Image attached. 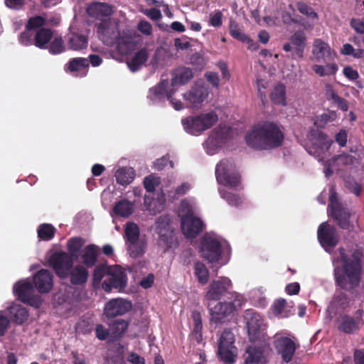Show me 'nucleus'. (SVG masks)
Masks as SVG:
<instances>
[{"label": "nucleus", "instance_id": "1", "mask_svg": "<svg viewBox=\"0 0 364 364\" xmlns=\"http://www.w3.org/2000/svg\"><path fill=\"white\" fill-rule=\"evenodd\" d=\"M363 252L360 248H355L348 254L343 247L338 248V257L336 262L339 264L334 268L335 283L342 290L353 292L360 284L363 275Z\"/></svg>", "mask_w": 364, "mask_h": 364}, {"label": "nucleus", "instance_id": "2", "mask_svg": "<svg viewBox=\"0 0 364 364\" xmlns=\"http://www.w3.org/2000/svg\"><path fill=\"white\" fill-rule=\"evenodd\" d=\"M245 141L254 149L272 150L283 144L284 134L278 124L266 120L255 124L247 133Z\"/></svg>", "mask_w": 364, "mask_h": 364}, {"label": "nucleus", "instance_id": "3", "mask_svg": "<svg viewBox=\"0 0 364 364\" xmlns=\"http://www.w3.org/2000/svg\"><path fill=\"white\" fill-rule=\"evenodd\" d=\"M228 301H219L213 306L208 303V309L210 314V322L216 324L223 323L227 318L244 304L242 295L238 293L228 296Z\"/></svg>", "mask_w": 364, "mask_h": 364}, {"label": "nucleus", "instance_id": "4", "mask_svg": "<svg viewBox=\"0 0 364 364\" xmlns=\"http://www.w3.org/2000/svg\"><path fill=\"white\" fill-rule=\"evenodd\" d=\"M218 121V116L214 112L189 116L182 119L181 124L186 132L192 135H200L210 129Z\"/></svg>", "mask_w": 364, "mask_h": 364}, {"label": "nucleus", "instance_id": "5", "mask_svg": "<svg viewBox=\"0 0 364 364\" xmlns=\"http://www.w3.org/2000/svg\"><path fill=\"white\" fill-rule=\"evenodd\" d=\"M215 176L220 184L236 188L240 183V177L235 171V164L230 159H224L216 166Z\"/></svg>", "mask_w": 364, "mask_h": 364}, {"label": "nucleus", "instance_id": "6", "mask_svg": "<svg viewBox=\"0 0 364 364\" xmlns=\"http://www.w3.org/2000/svg\"><path fill=\"white\" fill-rule=\"evenodd\" d=\"M364 310L359 309L353 316L343 314L336 319L338 330L346 334H354L364 326Z\"/></svg>", "mask_w": 364, "mask_h": 364}, {"label": "nucleus", "instance_id": "7", "mask_svg": "<svg viewBox=\"0 0 364 364\" xmlns=\"http://www.w3.org/2000/svg\"><path fill=\"white\" fill-rule=\"evenodd\" d=\"M14 293L23 303L38 309L43 303L41 296L35 294L33 284L28 280L17 282L14 286Z\"/></svg>", "mask_w": 364, "mask_h": 364}, {"label": "nucleus", "instance_id": "8", "mask_svg": "<svg viewBox=\"0 0 364 364\" xmlns=\"http://www.w3.org/2000/svg\"><path fill=\"white\" fill-rule=\"evenodd\" d=\"M50 266L55 274L61 279L68 278L70 270L72 269L74 259L68 252L60 251L54 252L48 260Z\"/></svg>", "mask_w": 364, "mask_h": 364}, {"label": "nucleus", "instance_id": "9", "mask_svg": "<svg viewBox=\"0 0 364 364\" xmlns=\"http://www.w3.org/2000/svg\"><path fill=\"white\" fill-rule=\"evenodd\" d=\"M107 279L102 283V289L110 293L112 289L123 292L127 287V274L122 267L113 266Z\"/></svg>", "mask_w": 364, "mask_h": 364}, {"label": "nucleus", "instance_id": "10", "mask_svg": "<svg viewBox=\"0 0 364 364\" xmlns=\"http://www.w3.org/2000/svg\"><path fill=\"white\" fill-rule=\"evenodd\" d=\"M234 343V334L229 330H224L218 341V354L225 363H233L235 361L237 349Z\"/></svg>", "mask_w": 364, "mask_h": 364}, {"label": "nucleus", "instance_id": "11", "mask_svg": "<svg viewBox=\"0 0 364 364\" xmlns=\"http://www.w3.org/2000/svg\"><path fill=\"white\" fill-rule=\"evenodd\" d=\"M309 139L311 141L312 146L309 152L314 154L318 161L323 160V155L328 151L332 141L327 134L319 129H311L309 132Z\"/></svg>", "mask_w": 364, "mask_h": 364}, {"label": "nucleus", "instance_id": "12", "mask_svg": "<svg viewBox=\"0 0 364 364\" xmlns=\"http://www.w3.org/2000/svg\"><path fill=\"white\" fill-rule=\"evenodd\" d=\"M232 287L231 280L225 277H220L218 279L213 280L208 287L205 298L208 301H219L223 296H231L232 294L230 289Z\"/></svg>", "mask_w": 364, "mask_h": 364}, {"label": "nucleus", "instance_id": "13", "mask_svg": "<svg viewBox=\"0 0 364 364\" xmlns=\"http://www.w3.org/2000/svg\"><path fill=\"white\" fill-rule=\"evenodd\" d=\"M318 240L326 252H331L339 242L336 228L327 222L322 223L318 228Z\"/></svg>", "mask_w": 364, "mask_h": 364}, {"label": "nucleus", "instance_id": "14", "mask_svg": "<svg viewBox=\"0 0 364 364\" xmlns=\"http://www.w3.org/2000/svg\"><path fill=\"white\" fill-rule=\"evenodd\" d=\"M200 254L210 263L218 262L222 257L220 242L211 237H205L200 242Z\"/></svg>", "mask_w": 364, "mask_h": 364}, {"label": "nucleus", "instance_id": "15", "mask_svg": "<svg viewBox=\"0 0 364 364\" xmlns=\"http://www.w3.org/2000/svg\"><path fill=\"white\" fill-rule=\"evenodd\" d=\"M209 94L208 87L202 81L196 82L191 88L183 95V99L193 108L198 107Z\"/></svg>", "mask_w": 364, "mask_h": 364}, {"label": "nucleus", "instance_id": "16", "mask_svg": "<svg viewBox=\"0 0 364 364\" xmlns=\"http://www.w3.org/2000/svg\"><path fill=\"white\" fill-rule=\"evenodd\" d=\"M181 226L183 234L187 238H196L203 230V222L193 213H188L181 219Z\"/></svg>", "mask_w": 364, "mask_h": 364}, {"label": "nucleus", "instance_id": "17", "mask_svg": "<svg viewBox=\"0 0 364 364\" xmlns=\"http://www.w3.org/2000/svg\"><path fill=\"white\" fill-rule=\"evenodd\" d=\"M273 344L277 353L281 355L283 362L288 363L292 360L296 349V343L292 339L281 336L276 338Z\"/></svg>", "mask_w": 364, "mask_h": 364}, {"label": "nucleus", "instance_id": "18", "mask_svg": "<svg viewBox=\"0 0 364 364\" xmlns=\"http://www.w3.org/2000/svg\"><path fill=\"white\" fill-rule=\"evenodd\" d=\"M289 43H285L283 45V50L285 52H289L294 47L292 53L293 58H301L304 55V49L306 44V37L303 31H295L289 38Z\"/></svg>", "mask_w": 364, "mask_h": 364}, {"label": "nucleus", "instance_id": "19", "mask_svg": "<svg viewBox=\"0 0 364 364\" xmlns=\"http://www.w3.org/2000/svg\"><path fill=\"white\" fill-rule=\"evenodd\" d=\"M329 215L334 220L337 225L342 230H347L349 232L354 230V225L350 221L351 213L346 206L334 207L333 210H329Z\"/></svg>", "mask_w": 364, "mask_h": 364}, {"label": "nucleus", "instance_id": "20", "mask_svg": "<svg viewBox=\"0 0 364 364\" xmlns=\"http://www.w3.org/2000/svg\"><path fill=\"white\" fill-rule=\"evenodd\" d=\"M33 284L39 293L47 294L53 288V275L48 269H41L34 274Z\"/></svg>", "mask_w": 364, "mask_h": 364}, {"label": "nucleus", "instance_id": "21", "mask_svg": "<svg viewBox=\"0 0 364 364\" xmlns=\"http://www.w3.org/2000/svg\"><path fill=\"white\" fill-rule=\"evenodd\" d=\"M132 308V303L124 299H113L105 304L104 312L107 318H114L128 312Z\"/></svg>", "mask_w": 364, "mask_h": 364}, {"label": "nucleus", "instance_id": "22", "mask_svg": "<svg viewBox=\"0 0 364 364\" xmlns=\"http://www.w3.org/2000/svg\"><path fill=\"white\" fill-rule=\"evenodd\" d=\"M244 319L246 321L250 340L257 339L259 336L262 324L261 316L253 309H247L245 312Z\"/></svg>", "mask_w": 364, "mask_h": 364}, {"label": "nucleus", "instance_id": "23", "mask_svg": "<svg viewBox=\"0 0 364 364\" xmlns=\"http://www.w3.org/2000/svg\"><path fill=\"white\" fill-rule=\"evenodd\" d=\"M86 12L92 18L103 20L113 14L114 7L107 3L94 1L87 6Z\"/></svg>", "mask_w": 364, "mask_h": 364}, {"label": "nucleus", "instance_id": "24", "mask_svg": "<svg viewBox=\"0 0 364 364\" xmlns=\"http://www.w3.org/2000/svg\"><path fill=\"white\" fill-rule=\"evenodd\" d=\"M244 356L245 364H266L268 362L262 346H248Z\"/></svg>", "mask_w": 364, "mask_h": 364}, {"label": "nucleus", "instance_id": "25", "mask_svg": "<svg viewBox=\"0 0 364 364\" xmlns=\"http://www.w3.org/2000/svg\"><path fill=\"white\" fill-rule=\"evenodd\" d=\"M129 326V321L117 318L109 323L110 341L114 342L124 336Z\"/></svg>", "mask_w": 364, "mask_h": 364}, {"label": "nucleus", "instance_id": "26", "mask_svg": "<svg viewBox=\"0 0 364 364\" xmlns=\"http://www.w3.org/2000/svg\"><path fill=\"white\" fill-rule=\"evenodd\" d=\"M193 77L192 70L186 67H181L176 69L171 80L172 87L186 84Z\"/></svg>", "mask_w": 364, "mask_h": 364}, {"label": "nucleus", "instance_id": "27", "mask_svg": "<svg viewBox=\"0 0 364 364\" xmlns=\"http://www.w3.org/2000/svg\"><path fill=\"white\" fill-rule=\"evenodd\" d=\"M88 276L87 269L82 265L77 264L70 270L68 277L72 284L82 286L87 282Z\"/></svg>", "mask_w": 364, "mask_h": 364}, {"label": "nucleus", "instance_id": "28", "mask_svg": "<svg viewBox=\"0 0 364 364\" xmlns=\"http://www.w3.org/2000/svg\"><path fill=\"white\" fill-rule=\"evenodd\" d=\"M312 53L316 60L320 62L321 60L331 58V49L328 44L321 39H316L313 44Z\"/></svg>", "mask_w": 364, "mask_h": 364}, {"label": "nucleus", "instance_id": "29", "mask_svg": "<svg viewBox=\"0 0 364 364\" xmlns=\"http://www.w3.org/2000/svg\"><path fill=\"white\" fill-rule=\"evenodd\" d=\"M168 85V80H160L158 84L149 89L148 98L153 103L164 101L166 98V89Z\"/></svg>", "mask_w": 364, "mask_h": 364}, {"label": "nucleus", "instance_id": "30", "mask_svg": "<svg viewBox=\"0 0 364 364\" xmlns=\"http://www.w3.org/2000/svg\"><path fill=\"white\" fill-rule=\"evenodd\" d=\"M53 36V31L50 28H41L38 29L34 34L33 45L41 49L48 48V44Z\"/></svg>", "mask_w": 364, "mask_h": 364}, {"label": "nucleus", "instance_id": "31", "mask_svg": "<svg viewBox=\"0 0 364 364\" xmlns=\"http://www.w3.org/2000/svg\"><path fill=\"white\" fill-rule=\"evenodd\" d=\"M291 309L292 306H289L287 301L282 298L276 299L271 306L273 314L282 318H287L293 315L294 313Z\"/></svg>", "mask_w": 364, "mask_h": 364}, {"label": "nucleus", "instance_id": "32", "mask_svg": "<svg viewBox=\"0 0 364 364\" xmlns=\"http://www.w3.org/2000/svg\"><path fill=\"white\" fill-rule=\"evenodd\" d=\"M135 177V171L131 167H120L115 172L117 182L124 186L130 184Z\"/></svg>", "mask_w": 364, "mask_h": 364}, {"label": "nucleus", "instance_id": "33", "mask_svg": "<svg viewBox=\"0 0 364 364\" xmlns=\"http://www.w3.org/2000/svg\"><path fill=\"white\" fill-rule=\"evenodd\" d=\"M287 91L286 87L284 84L277 83L273 88L270 93L269 97L271 101L276 105L286 106L287 105Z\"/></svg>", "mask_w": 364, "mask_h": 364}, {"label": "nucleus", "instance_id": "34", "mask_svg": "<svg viewBox=\"0 0 364 364\" xmlns=\"http://www.w3.org/2000/svg\"><path fill=\"white\" fill-rule=\"evenodd\" d=\"M149 55L146 48H141L136 52L132 59L127 63L129 69L132 72L139 70L146 62Z\"/></svg>", "mask_w": 364, "mask_h": 364}, {"label": "nucleus", "instance_id": "35", "mask_svg": "<svg viewBox=\"0 0 364 364\" xmlns=\"http://www.w3.org/2000/svg\"><path fill=\"white\" fill-rule=\"evenodd\" d=\"M12 321L17 324H23L28 318L27 309L20 304H14L9 309Z\"/></svg>", "mask_w": 364, "mask_h": 364}, {"label": "nucleus", "instance_id": "36", "mask_svg": "<svg viewBox=\"0 0 364 364\" xmlns=\"http://www.w3.org/2000/svg\"><path fill=\"white\" fill-rule=\"evenodd\" d=\"M88 44L87 38L82 34L70 33L68 36V46L69 49L80 50L87 48Z\"/></svg>", "mask_w": 364, "mask_h": 364}, {"label": "nucleus", "instance_id": "37", "mask_svg": "<svg viewBox=\"0 0 364 364\" xmlns=\"http://www.w3.org/2000/svg\"><path fill=\"white\" fill-rule=\"evenodd\" d=\"M326 97L328 100L331 101L341 110L346 112L348 109V102L347 100L338 96L330 85L326 86Z\"/></svg>", "mask_w": 364, "mask_h": 364}, {"label": "nucleus", "instance_id": "38", "mask_svg": "<svg viewBox=\"0 0 364 364\" xmlns=\"http://www.w3.org/2000/svg\"><path fill=\"white\" fill-rule=\"evenodd\" d=\"M133 210L134 204L125 199L116 203L113 208L115 215L123 218L129 217L133 213Z\"/></svg>", "mask_w": 364, "mask_h": 364}, {"label": "nucleus", "instance_id": "39", "mask_svg": "<svg viewBox=\"0 0 364 364\" xmlns=\"http://www.w3.org/2000/svg\"><path fill=\"white\" fill-rule=\"evenodd\" d=\"M97 247L96 245H87L82 255L83 264L88 267L94 266L97 260Z\"/></svg>", "mask_w": 364, "mask_h": 364}, {"label": "nucleus", "instance_id": "40", "mask_svg": "<svg viewBox=\"0 0 364 364\" xmlns=\"http://www.w3.org/2000/svg\"><path fill=\"white\" fill-rule=\"evenodd\" d=\"M89 68L88 59L85 58H71L65 65V70L70 73L78 72Z\"/></svg>", "mask_w": 364, "mask_h": 364}, {"label": "nucleus", "instance_id": "41", "mask_svg": "<svg viewBox=\"0 0 364 364\" xmlns=\"http://www.w3.org/2000/svg\"><path fill=\"white\" fill-rule=\"evenodd\" d=\"M194 274L202 285L208 284L209 281V271L201 262L197 261L194 264Z\"/></svg>", "mask_w": 364, "mask_h": 364}, {"label": "nucleus", "instance_id": "42", "mask_svg": "<svg viewBox=\"0 0 364 364\" xmlns=\"http://www.w3.org/2000/svg\"><path fill=\"white\" fill-rule=\"evenodd\" d=\"M139 228L134 223H128L124 230V239L126 243L134 242L139 240Z\"/></svg>", "mask_w": 364, "mask_h": 364}, {"label": "nucleus", "instance_id": "43", "mask_svg": "<svg viewBox=\"0 0 364 364\" xmlns=\"http://www.w3.org/2000/svg\"><path fill=\"white\" fill-rule=\"evenodd\" d=\"M127 245L129 254L133 258L139 257L145 252L146 243L144 240H139Z\"/></svg>", "mask_w": 364, "mask_h": 364}, {"label": "nucleus", "instance_id": "44", "mask_svg": "<svg viewBox=\"0 0 364 364\" xmlns=\"http://www.w3.org/2000/svg\"><path fill=\"white\" fill-rule=\"evenodd\" d=\"M37 232L41 240L48 241L54 237L55 228L51 224L43 223L38 226Z\"/></svg>", "mask_w": 364, "mask_h": 364}, {"label": "nucleus", "instance_id": "45", "mask_svg": "<svg viewBox=\"0 0 364 364\" xmlns=\"http://www.w3.org/2000/svg\"><path fill=\"white\" fill-rule=\"evenodd\" d=\"M219 193L221 197L231 206L237 207L242 203V198L239 194L230 193L224 188L219 189Z\"/></svg>", "mask_w": 364, "mask_h": 364}, {"label": "nucleus", "instance_id": "46", "mask_svg": "<svg viewBox=\"0 0 364 364\" xmlns=\"http://www.w3.org/2000/svg\"><path fill=\"white\" fill-rule=\"evenodd\" d=\"M84 240L81 237H72L69 239L67 244L69 255L74 258L77 257V254L83 247Z\"/></svg>", "mask_w": 364, "mask_h": 364}, {"label": "nucleus", "instance_id": "47", "mask_svg": "<svg viewBox=\"0 0 364 364\" xmlns=\"http://www.w3.org/2000/svg\"><path fill=\"white\" fill-rule=\"evenodd\" d=\"M113 266L100 264L95 267L93 272V283L100 284L105 277H108Z\"/></svg>", "mask_w": 364, "mask_h": 364}, {"label": "nucleus", "instance_id": "48", "mask_svg": "<svg viewBox=\"0 0 364 364\" xmlns=\"http://www.w3.org/2000/svg\"><path fill=\"white\" fill-rule=\"evenodd\" d=\"M312 68L321 77L333 75L338 70V66L335 63L328 64L326 66L314 65Z\"/></svg>", "mask_w": 364, "mask_h": 364}, {"label": "nucleus", "instance_id": "49", "mask_svg": "<svg viewBox=\"0 0 364 364\" xmlns=\"http://www.w3.org/2000/svg\"><path fill=\"white\" fill-rule=\"evenodd\" d=\"M48 51L53 55L60 54L65 51L64 41L61 37H56L48 45Z\"/></svg>", "mask_w": 364, "mask_h": 364}, {"label": "nucleus", "instance_id": "50", "mask_svg": "<svg viewBox=\"0 0 364 364\" xmlns=\"http://www.w3.org/2000/svg\"><path fill=\"white\" fill-rule=\"evenodd\" d=\"M355 161L356 158L355 156L346 153L336 156L332 159L333 164L337 166H350L353 165Z\"/></svg>", "mask_w": 364, "mask_h": 364}, {"label": "nucleus", "instance_id": "51", "mask_svg": "<svg viewBox=\"0 0 364 364\" xmlns=\"http://www.w3.org/2000/svg\"><path fill=\"white\" fill-rule=\"evenodd\" d=\"M297 10L302 14L308 16L310 18L317 20L318 18V14L314 10L312 7L309 6L304 1H298L296 3Z\"/></svg>", "mask_w": 364, "mask_h": 364}, {"label": "nucleus", "instance_id": "52", "mask_svg": "<svg viewBox=\"0 0 364 364\" xmlns=\"http://www.w3.org/2000/svg\"><path fill=\"white\" fill-rule=\"evenodd\" d=\"M230 33L231 36L242 43L252 45L253 41L250 39L246 34L242 33L236 24L230 25Z\"/></svg>", "mask_w": 364, "mask_h": 364}, {"label": "nucleus", "instance_id": "53", "mask_svg": "<svg viewBox=\"0 0 364 364\" xmlns=\"http://www.w3.org/2000/svg\"><path fill=\"white\" fill-rule=\"evenodd\" d=\"M345 186L350 193H354L356 196H360L362 186L354 178L348 176L345 179Z\"/></svg>", "mask_w": 364, "mask_h": 364}, {"label": "nucleus", "instance_id": "54", "mask_svg": "<svg viewBox=\"0 0 364 364\" xmlns=\"http://www.w3.org/2000/svg\"><path fill=\"white\" fill-rule=\"evenodd\" d=\"M192 318L193 320V333L196 336L197 338L201 339L203 329L201 315L199 312L195 311L193 313Z\"/></svg>", "mask_w": 364, "mask_h": 364}, {"label": "nucleus", "instance_id": "55", "mask_svg": "<svg viewBox=\"0 0 364 364\" xmlns=\"http://www.w3.org/2000/svg\"><path fill=\"white\" fill-rule=\"evenodd\" d=\"M45 18L41 16H36L28 19L26 28L36 32L41 28L45 23Z\"/></svg>", "mask_w": 364, "mask_h": 364}, {"label": "nucleus", "instance_id": "56", "mask_svg": "<svg viewBox=\"0 0 364 364\" xmlns=\"http://www.w3.org/2000/svg\"><path fill=\"white\" fill-rule=\"evenodd\" d=\"M160 184V178L152 175L146 176L144 179V186L147 192L154 193L157 186Z\"/></svg>", "mask_w": 364, "mask_h": 364}, {"label": "nucleus", "instance_id": "57", "mask_svg": "<svg viewBox=\"0 0 364 364\" xmlns=\"http://www.w3.org/2000/svg\"><path fill=\"white\" fill-rule=\"evenodd\" d=\"M132 47V42L127 38H120L118 40L117 48L122 54H128Z\"/></svg>", "mask_w": 364, "mask_h": 364}, {"label": "nucleus", "instance_id": "58", "mask_svg": "<svg viewBox=\"0 0 364 364\" xmlns=\"http://www.w3.org/2000/svg\"><path fill=\"white\" fill-rule=\"evenodd\" d=\"M35 32L26 28V31L22 32L19 37V41L23 46L33 44V37Z\"/></svg>", "mask_w": 364, "mask_h": 364}, {"label": "nucleus", "instance_id": "59", "mask_svg": "<svg viewBox=\"0 0 364 364\" xmlns=\"http://www.w3.org/2000/svg\"><path fill=\"white\" fill-rule=\"evenodd\" d=\"M96 337L100 341H105L109 337L110 338L109 328H106L102 324H97L95 327Z\"/></svg>", "mask_w": 364, "mask_h": 364}, {"label": "nucleus", "instance_id": "60", "mask_svg": "<svg viewBox=\"0 0 364 364\" xmlns=\"http://www.w3.org/2000/svg\"><path fill=\"white\" fill-rule=\"evenodd\" d=\"M343 75L350 80H355L359 77V74L356 70L348 65L343 68Z\"/></svg>", "mask_w": 364, "mask_h": 364}, {"label": "nucleus", "instance_id": "61", "mask_svg": "<svg viewBox=\"0 0 364 364\" xmlns=\"http://www.w3.org/2000/svg\"><path fill=\"white\" fill-rule=\"evenodd\" d=\"M168 164H170L171 167H173V162L169 160L168 158L163 156L161 159H158L154 163V167L156 169L161 171L163 170Z\"/></svg>", "mask_w": 364, "mask_h": 364}, {"label": "nucleus", "instance_id": "62", "mask_svg": "<svg viewBox=\"0 0 364 364\" xmlns=\"http://www.w3.org/2000/svg\"><path fill=\"white\" fill-rule=\"evenodd\" d=\"M348 139L347 132L344 129L340 130L338 133L336 134V141L341 146L343 147L346 145Z\"/></svg>", "mask_w": 364, "mask_h": 364}, {"label": "nucleus", "instance_id": "63", "mask_svg": "<svg viewBox=\"0 0 364 364\" xmlns=\"http://www.w3.org/2000/svg\"><path fill=\"white\" fill-rule=\"evenodd\" d=\"M127 360L132 364H145L144 358L136 353H131L127 358Z\"/></svg>", "mask_w": 364, "mask_h": 364}, {"label": "nucleus", "instance_id": "64", "mask_svg": "<svg viewBox=\"0 0 364 364\" xmlns=\"http://www.w3.org/2000/svg\"><path fill=\"white\" fill-rule=\"evenodd\" d=\"M353 360L355 364H364V350H355L353 353Z\"/></svg>", "mask_w": 364, "mask_h": 364}]
</instances>
